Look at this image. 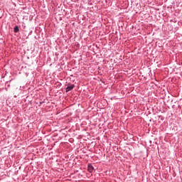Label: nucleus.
Wrapping results in <instances>:
<instances>
[{
  "mask_svg": "<svg viewBox=\"0 0 182 182\" xmlns=\"http://www.w3.org/2000/svg\"><path fill=\"white\" fill-rule=\"evenodd\" d=\"M14 32L15 33L19 32V28L18 27V26L14 27Z\"/></svg>",
  "mask_w": 182,
  "mask_h": 182,
  "instance_id": "3",
  "label": "nucleus"
},
{
  "mask_svg": "<svg viewBox=\"0 0 182 182\" xmlns=\"http://www.w3.org/2000/svg\"><path fill=\"white\" fill-rule=\"evenodd\" d=\"M73 87H75V85H69L66 87V92H70V90H72L73 89Z\"/></svg>",
  "mask_w": 182,
  "mask_h": 182,
  "instance_id": "1",
  "label": "nucleus"
},
{
  "mask_svg": "<svg viewBox=\"0 0 182 182\" xmlns=\"http://www.w3.org/2000/svg\"><path fill=\"white\" fill-rule=\"evenodd\" d=\"M87 170H88L89 173H92L93 171V170H94L93 166L89 164Z\"/></svg>",
  "mask_w": 182,
  "mask_h": 182,
  "instance_id": "2",
  "label": "nucleus"
}]
</instances>
